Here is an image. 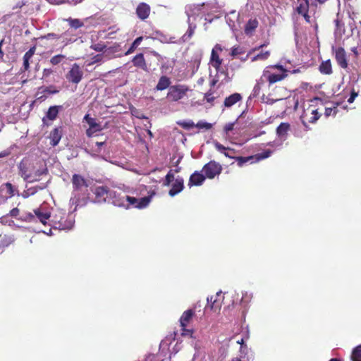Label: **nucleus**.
I'll return each instance as SVG.
<instances>
[{
  "label": "nucleus",
  "mask_w": 361,
  "mask_h": 361,
  "mask_svg": "<svg viewBox=\"0 0 361 361\" xmlns=\"http://www.w3.org/2000/svg\"><path fill=\"white\" fill-rule=\"evenodd\" d=\"M18 168L19 175L28 183L39 181L42 176L48 173L45 165H42L39 161H32L27 159L21 160Z\"/></svg>",
  "instance_id": "obj_1"
},
{
  "label": "nucleus",
  "mask_w": 361,
  "mask_h": 361,
  "mask_svg": "<svg viewBox=\"0 0 361 361\" xmlns=\"http://www.w3.org/2000/svg\"><path fill=\"white\" fill-rule=\"evenodd\" d=\"M288 76V70L281 64L270 66L264 69L260 78L262 82H268L269 85L282 81Z\"/></svg>",
  "instance_id": "obj_2"
},
{
  "label": "nucleus",
  "mask_w": 361,
  "mask_h": 361,
  "mask_svg": "<svg viewBox=\"0 0 361 361\" xmlns=\"http://www.w3.org/2000/svg\"><path fill=\"white\" fill-rule=\"evenodd\" d=\"M189 90V87L185 85H171L169 89L166 98L171 102H178L183 99Z\"/></svg>",
  "instance_id": "obj_3"
},
{
  "label": "nucleus",
  "mask_w": 361,
  "mask_h": 361,
  "mask_svg": "<svg viewBox=\"0 0 361 361\" xmlns=\"http://www.w3.org/2000/svg\"><path fill=\"white\" fill-rule=\"evenodd\" d=\"M222 166L216 161L212 160L202 168V172L206 178L213 179L222 171Z\"/></svg>",
  "instance_id": "obj_4"
},
{
  "label": "nucleus",
  "mask_w": 361,
  "mask_h": 361,
  "mask_svg": "<svg viewBox=\"0 0 361 361\" xmlns=\"http://www.w3.org/2000/svg\"><path fill=\"white\" fill-rule=\"evenodd\" d=\"M83 77V71L78 63H73L66 73V78L68 82L78 84Z\"/></svg>",
  "instance_id": "obj_5"
},
{
  "label": "nucleus",
  "mask_w": 361,
  "mask_h": 361,
  "mask_svg": "<svg viewBox=\"0 0 361 361\" xmlns=\"http://www.w3.org/2000/svg\"><path fill=\"white\" fill-rule=\"evenodd\" d=\"M125 198L128 203L126 206L127 209L129 208L130 205L137 209H143L145 208L151 202L152 195L146 196L140 199L126 195Z\"/></svg>",
  "instance_id": "obj_6"
},
{
  "label": "nucleus",
  "mask_w": 361,
  "mask_h": 361,
  "mask_svg": "<svg viewBox=\"0 0 361 361\" xmlns=\"http://www.w3.org/2000/svg\"><path fill=\"white\" fill-rule=\"evenodd\" d=\"M332 52L334 54L337 64L342 68L346 69L348 67L346 51L343 47H332Z\"/></svg>",
  "instance_id": "obj_7"
},
{
  "label": "nucleus",
  "mask_w": 361,
  "mask_h": 361,
  "mask_svg": "<svg viewBox=\"0 0 361 361\" xmlns=\"http://www.w3.org/2000/svg\"><path fill=\"white\" fill-rule=\"evenodd\" d=\"M320 117L321 114L318 112L317 109L310 107L302 113L300 118L302 124L307 126V123H314Z\"/></svg>",
  "instance_id": "obj_8"
},
{
  "label": "nucleus",
  "mask_w": 361,
  "mask_h": 361,
  "mask_svg": "<svg viewBox=\"0 0 361 361\" xmlns=\"http://www.w3.org/2000/svg\"><path fill=\"white\" fill-rule=\"evenodd\" d=\"M54 219V221L56 224V227L60 230H69L73 226L74 222L72 220L71 215L63 214L62 216H60L59 219L58 218V216L56 215Z\"/></svg>",
  "instance_id": "obj_9"
},
{
  "label": "nucleus",
  "mask_w": 361,
  "mask_h": 361,
  "mask_svg": "<svg viewBox=\"0 0 361 361\" xmlns=\"http://www.w3.org/2000/svg\"><path fill=\"white\" fill-rule=\"evenodd\" d=\"M83 120L89 125V128L86 130L87 137H91L94 133L100 132L102 130L101 124L97 123L94 118L90 117L89 114H86Z\"/></svg>",
  "instance_id": "obj_10"
},
{
  "label": "nucleus",
  "mask_w": 361,
  "mask_h": 361,
  "mask_svg": "<svg viewBox=\"0 0 361 361\" xmlns=\"http://www.w3.org/2000/svg\"><path fill=\"white\" fill-rule=\"evenodd\" d=\"M220 296V293H216L214 295L207 297V305L206 306V309H209L214 313H219L222 305V301L219 298Z\"/></svg>",
  "instance_id": "obj_11"
},
{
  "label": "nucleus",
  "mask_w": 361,
  "mask_h": 361,
  "mask_svg": "<svg viewBox=\"0 0 361 361\" xmlns=\"http://www.w3.org/2000/svg\"><path fill=\"white\" fill-rule=\"evenodd\" d=\"M72 184L73 191L80 192L83 190V188L86 189L88 188L89 184L87 180L81 175L79 174H73L72 176Z\"/></svg>",
  "instance_id": "obj_12"
},
{
  "label": "nucleus",
  "mask_w": 361,
  "mask_h": 361,
  "mask_svg": "<svg viewBox=\"0 0 361 361\" xmlns=\"http://www.w3.org/2000/svg\"><path fill=\"white\" fill-rule=\"evenodd\" d=\"M109 192V188L107 186H97L94 190L93 193L95 195L94 202L97 203L105 202Z\"/></svg>",
  "instance_id": "obj_13"
},
{
  "label": "nucleus",
  "mask_w": 361,
  "mask_h": 361,
  "mask_svg": "<svg viewBox=\"0 0 361 361\" xmlns=\"http://www.w3.org/2000/svg\"><path fill=\"white\" fill-rule=\"evenodd\" d=\"M151 8L145 2L139 3L135 9L137 17L141 20H145L150 15Z\"/></svg>",
  "instance_id": "obj_14"
},
{
  "label": "nucleus",
  "mask_w": 361,
  "mask_h": 361,
  "mask_svg": "<svg viewBox=\"0 0 361 361\" xmlns=\"http://www.w3.org/2000/svg\"><path fill=\"white\" fill-rule=\"evenodd\" d=\"M122 48L119 43H114L113 45L110 47H106V49L104 51L105 58L107 59H111L116 56H121V54L120 52L121 51Z\"/></svg>",
  "instance_id": "obj_15"
},
{
  "label": "nucleus",
  "mask_w": 361,
  "mask_h": 361,
  "mask_svg": "<svg viewBox=\"0 0 361 361\" xmlns=\"http://www.w3.org/2000/svg\"><path fill=\"white\" fill-rule=\"evenodd\" d=\"M184 189V180L182 177L178 176L171 184V188L169 191L171 197H174Z\"/></svg>",
  "instance_id": "obj_16"
},
{
  "label": "nucleus",
  "mask_w": 361,
  "mask_h": 361,
  "mask_svg": "<svg viewBox=\"0 0 361 361\" xmlns=\"http://www.w3.org/2000/svg\"><path fill=\"white\" fill-rule=\"evenodd\" d=\"M205 179L206 178L204 174L200 173L198 171H195L190 175L188 185L190 188L194 185L199 186L202 185Z\"/></svg>",
  "instance_id": "obj_17"
},
{
  "label": "nucleus",
  "mask_w": 361,
  "mask_h": 361,
  "mask_svg": "<svg viewBox=\"0 0 361 361\" xmlns=\"http://www.w3.org/2000/svg\"><path fill=\"white\" fill-rule=\"evenodd\" d=\"M17 190L11 183H6L1 185L0 192L6 199H8L15 195Z\"/></svg>",
  "instance_id": "obj_18"
},
{
  "label": "nucleus",
  "mask_w": 361,
  "mask_h": 361,
  "mask_svg": "<svg viewBox=\"0 0 361 361\" xmlns=\"http://www.w3.org/2000/svg\"><path fill=\"white\" fill-rule=\"evenodd\" d=\"M132 63L135 67L140 68L145 71H148V67L143 54L140 53L135 55L132 59Z\"/></svg>",
  "instance_id": "obj_19"
},
{
  "label": "nucleus",
  "mask_w": 361,
  "mask_h": 361,
  "mask_svg": "<svg viewBox=\"0 0 361 361\" xmlns=\"http://www.w3.org/2000/svg\"><path fill=\"white\" fill-rule=\"evenodd\" d=\"M242 99V95L240 93L235 92L225 98L224 102V106L226 108H231L238 102H240Z\"/></svg>",
  "instance_id": "obj_20"
},
{
  "label": "nucleus",
  "mask_w": 361,
  "mask_h": 361,
  "mask_svg": "<svg viewBox=\"0 0 361 361\" xmlns=\"http://www.w3.org/2000/svg\"><path fill=\"white\" fill-rule=\"evenodd\" d=\"M62 137V130L61 128H54L49 135L50 145L53 147L56 146Z\"/></svg>",
  "instance_id": "obj_21"
},
{
  "label": "nucleus",
  "mask_w": 361,
  "mask_h": 361,
  "mask_svg": "<svg viewBox=\"0 0 361 361\" xmlns=\"http://www.w3.org/2000/svg\"><path fill=\"white\" fill-rule=\"evenodd\" d=\"M194 315H195V311L192 309L185 311L182 314V315L179 319L180 326L181 327H187V326L191 322Z\"/></svg>",
  "instance_id": "obj_22"
},
{
  "label": "nucleus",
  "mask_w": 361,
  "mask_h": 361,
  "mask_svg": "<svg viewBox=\"0 0 361 361\" xmlns=\"http://www.w3.org/2000/svg\"><path fill=\"white\" fill-rule=\"evenodd\" d=\"M36 51V46H33L30 48V49L25 52V54L23 56V71H27L30 68V61L35 54Z\"/></svg>",
  "instance_id": "obj_23"
},
{
  "label": "nucleus",
  "mask_w": 361,
  "mask_h": 361,
  "mask_svg": "<svg viewBox=\"0 0 361 361\" xmlns=\"http://www.w3.org/2000/svg\"><path fill=\"white\" fill-rule=\"evenodd\" d=\"M171 82L169 77L166 75H162L160 77L158 83L156 85L155 90L162 91L167 88L169 89V87H171Z\"/></svg>",
  "instance_id": "obj_24"
},
{
  "label": "nucleus",
  "mask_w": 361,
  "mask_h": 361,
  "mask_svg": "<svg viewBox=\"0 0 361 361\" xmlns=\"http://www.w3.org/2000/svg\"><path fill=\"white\" fill-rule=\"evenodd\" d=\"M290 129V125L288 123H281L276 128V134L281 138H286Z\"/></svg>",
  "instance_id": "obj_25"
},
{
  "label": "nucleus",
  "mask_w": 361,
  "mask_h": 361,
  "mask_svg": "<svg viewBox=\"0 0 361 361\" xmlns=\"http://www.w3.org/2000/svg\"><path fill=\"white\" fill-rule=\"evenodd\" d=\"M319 71L322 74L331 75L333 73L331 60L322 61L319 66Z\"/></svg>",
  "instance_id": "obj_26"
},
{
  "label": "nucleus",
  "mask_w": 361,
  "mask_h": 361,
  "mask_svg": "<svg viewBox=\"0 0 361 361\" xmlns=\"http://www.w3.org/2000/svg\"><path fill=\"white\" fill-rule=\"evenodd\" d=\"M63 109L62 106H51L49 108L47 112V118L50 121L55 120L59 114L60 110Z\"/></svg>",
  "instance_id": "obj_27"
},
{
  "label": "nucleus",
  "mask_w": 361,
  "mask_h": 361,
  "mask_svg": "<svg viewBox=\"0 0 361 361\" xmlns=\"http://www.w3.org/2000/svg\"><path fill=\"white\" fill-rule=\"evenodd\" d=\"M223 60L220 59L219 54L212 51L210 63L212 66L218 71L222 64Z\"/></svg>",
  "instance_id": "obj_28"
},
{
  "label": "nucleus",
  "mask_w": 361,
  "mask_h": 361,
  "mask_svg": "<svg viewBox=\"0 0 361 361\" xmlns=\"http://www.w3.org/2000/svg\"><path fill=\"white\" fill-rule=\"evenodd\" d=\"M35 215L39 221L44 225H46L47 221L50 218V214L47 212H42L39 209L34 210Z\"/></svg>",
  "instance_id": "obj_29"
},
{
  "label": "nucleus",
  "mask_w": 361,
  "mask_h": 361,
  "mask_svg": "<svg viewBox=\"0 0 361 361\" xmlns=\"http://www.w3.org/2000/svg\"><path fill=\"white\" fill-rule=\"evenodd\" d=\"M257 26L258 21L256 19H250L245 25V32L247 35L252 34V32L255 31V29L257 27Z\"/></svg>",
  "instance_id": "obj_30"
},
{
  "label": "nucleus",
  "mask_w": 361,
  "mask_h": 361,
  "mask_svg": "<svg viewBox=\"0 0 361 361\" xmlns=\"http://www.w3.org/2000/svg\"><path fill=\"white\" fill-rule=\"evenodd\" d=\"M42 89V93L43 94H57L59 90H57L54 85H50V86H48V87H46L44 88H42V87H40L39 90ZM45 98H47V95L46 94H43L42 96L39 97L38 99H44Z\"/></svg>",
  "instance_id": "obj_31"
},
{
  "label": "nucleus",
  "mask_w": 361,
  "mask_h": 361,
  "mask_svg": "<svg viewBox=\"0 0 361 361\" xmlns=\"http://www.w3.org/2000/svg\"><path fill=\"white\" fill-rule=\"evenodd\" d=\"M66 60V56L63 54H60L52 56L49 60V63L52 66H57L60 63H64Z\"/></svg>",
  "instance_id": "obj_32"
},
{
  "label": "nucleus",
  "mask_w": 361,
  "mask_h": 361,
  "mask_svg": "<svg viewBox=\"0 0 361 361\" xmlns=\"http://www.w3.org/2000/svg\"><path fill=\"white\" fill-rule=\"evenodd\" d=\"M143 40V37L140 36L137 37L133 42L131 44L129 49L125 53V55H129L135 51V50L137 48V47L140 44V43Z\"/></svg>",
  "instance_id": "obj_33"
},
{
  "label": "nucleus",
  "mask_w": 361,
  "mask_h": 361,
  "mask_svg": "<svg viewBox=\"0 0 361 361\" xmlns=\"http://www.w3.org/2000/svg\"><path fill=\"white\" fill-rule=\"evenodd\" d=\"M299 5L296 8V11L298 14L308 13L309 11V1H298Z\"/></svg>",
  "instance_id": "obj_34"
},
{
  "label": "nucleus",
  "mask_w": 361,
  "mask_h": 361,
  "mask_svg": "<svg viewBox=\"0 0 361 361\" xmlns=\"http://www.w3.org/2000/svg\"><path fill=\"white\" fill-rule=\"evenodd\" d=\"M106 45L103 42H99L98 43H92L90 48L95 51L97 52H103L104 53V51L106 49Z\"/></svg>",
  "instance_id": "obj_35"
},
{
  "label": "nucleus",
  "mask_w": 361,
  "mask_h": 361,
  "mask_svg": "<svg viewBox=\"0 0 361 361\" xmlns=\"http://www.w3.org/2000/svg\"><path fill=\"white\" fill-rule=\"evenodd\" d=\"M338 105V104L336 103V104H334L333 106H331V107L326 106L325 108V111H324L325 116L326 117H329L330 116H335L338 112V109H337Z\"/></svg>",
  "instance_id": "obj_36"
},
{
  "label": "nucleus",
  "mask_w": 361,
  "mask_h": 361,
  "mask_svg": "<svg viewBox=\"0 0 361 361\" xmlns=\"http://www.w3.org/2000/svg\"><path fill=\"white\" fill-rule=\"evenodd\" d=\"M269 56H270L269 51H262L252 59V61H256L258 60H262V61L267 60L269 57Z\"/></svg>",
  "instance_id": "obj_37"
},
{
  "label": "nucleus",
  "mask_w": 361,
  "mask_h": 361,
  "mask_svg": "<svg viewBox=\"0 0 361 361\" xmlns=\"http://www.w3.org/2000/svg\"><path fill=\"white\" fill-rule=\"evenodd\" d=\"M351 359L353 361H361V345L357 346L353 350Z\"/></svg>",
  "instance_id": "obj_38"
},
{
  "label": "nucleus",
  "mask_w": 361,
  "mask_h": 361,
  "mask_svg": "<svg viewBox=\"0 0 361 361\" xmlns=\"http://www.w3.org/2000/svg\"><path fill=\"white\" fill-rule=\"evenodd\" d=\"M254 159L253 156L250 157H235V160L237 161L238 166L242 167L245 164Z\"/></svg>",
  "instance_id": "obj_39"
},
{
  "label": "nucleus",
  "mask_w": 361,
  "mask_h": 361,
  "mask_svg": "<svg viewBox=\"0 0 361 361\" xmlns=\"http://www.w3.org/2000/svg\"><path fill=\"white\" fill-rule=\"evenodd\" d=\"M245 52V49L240 46H234L231 49V56L235 57L238 55L243 54Z\"/></svg>",
  "instance_id": "obj_40"
},
{
  "label": "nucleus",
  "mask_w": 361,
  "mask_h": 361,
  "mask_svg": "<svg viewBox=\"0 0 361 361\" xmlns=\"http://www.w3.org/2000/svg\"><path fill=\"white\" fill-rule=\"evenodd\" d=\"M67 21L68 22L69 25L75 29L80 28L84 25V23L79 19L69 18Z\"/></svg>",
  "instance_id": "obj_41"
},
{
  "label": "nucleus",
  "mask_w": 361,
  "mask_h": 361,
  "mask_svg": "<svg viewBox=\"0 0 361 361\" xmlns=\"http://www.w3.org/2000/svg\"><path fill=\"white\" fill-rule=\"evenodd\" d=\"M204 99L206 100L207 103L213 104L216 99V97L214 96V91L212 89L204 94Z\"/></svg>",
  "instance_id": "obj_42"
},
{
  "label": "nucleus",
  "mask_w": 361,
  "mask_h": 361,
  "mask_svg": "<svg viewBox=\"0 0 361 361\" xmlns=\"http://www.w3.org/2000/svg\"><path fill=\"white\" fill-rule=\"evenodd\" d=\"M178 125L182 127L184 129H190L193 127H195V124L192 121H183L178 122Z\"/></svg>",
  "instance_id": "obj_43"
},
{
  "label": "nucleus",
  "mask_w": 361,
  "mask_h": 361,
  "mask_svg": "<svg viewBox=\"0 0 361 361\" xmlns=\"http://www.w3.org/2000/svg\"><path fill=\"white\" fill-rule=\"evenodd\" d=\"M174 180H175L174 175L172 173V170H170L168 172V173L166 174V176H165V179L164 181V185L169 186L171 183V182L173 181Z\"/></svg>",
  "instance_id": "obj_44"
},
{
  "label": "nucleus",
  "mask_w": 361,
  "mask_h": 361,
  "mask_svg": "<svg viewBox=\"0 0 361 361\" xmlns=\"http://www.w3.org/2000/svg\"><path fill=\"white\" fill-rule=\"evenodd\" d=\"M195 127L199 128V129L204 128L206 130H209V129H211L212 128V124L209 123H207V122H204V121H200L197 122L195 124Z\"/></svg>",
  "instance_id": "obj_45"
},
{
  "label": "nucleus",
  "mask_w": 361,
  "mask_h": 361,
  "mask_svg": "<svg viewBox=\"0 0 361 361\" xmlns=\"http://www.w3.org/2000/svg\"><path fill=\"white\" fill-rule=\"evenodd\" d=\"M45 188V186L41 187V186H35L30 188L27 189V195H23L24 197H27L29 195H35L39 190H43Z\"/></svg>",
  "instance_id": "obj_46"
},
{
  "label": "nucleus",
  "mask_w": 361,
  "mask_h": 361,
  "mask_svg": "<svg viewBox=\"0 0 361 361\" xmlns=\"http://www.w3.org/2000/svg\"><path fill=\"white\" fill-rule=\"evenodd\" d=\"M195 26H192V25H189L188 29L185 34L183 35V39L185 41L191 38L195 32Z\"/></svg>",
  "instance_id": "obj_47"
},
{
  "label": "nucleus",
  "mask_w": 361,
  "mask_h": 361,
  "mask_svg": "<svg viewBox=\"0 0 361 361\" xmlns=\"http://www.w3.org/2000/svg\"><path fill=\"white\" fill-rule=\"evenodd\" d=\"M18 219L21 221L32 222L35 219V216L32 213L29 212L26 214L25 216L18 218Z\"/></svg>",
  "instance_id": "obj_48"
},
{
  "label": "nucleus",
  "mask_w": 361,
  "mask_h": 361,
  "mask_svg": "<svg viewBox=\"0 0 361 361\" xmlns=\"http://www.w3.org/2000/svg\"><path fill=\"white\" fill-rule=\"evenodd\" d=\"M104 57H105V56H104V53L97 54L92 58V62H90L89 63V65L90 66L94 63H100V62L103 61V59Z\"/></svg>",
  "instance_id": "obj_49"
},
{
  "label": "nucleus",
  "mask_w": 361,
  "mask_h": 361,
  "mask_svg": "<svg viewBox=\"0 0 361 361\" xmlns=\"http://www.w3.org/2000/svg\"><path fill=\"white\" fill-rule=\"evenodd\" d=\"M236 151L234 149L227 147L226 152H224V154L225 157L234 159L235 156V154Z\"/></svg>",
  "instance_id": "obj_50"
},
{
  "label": "nucleus",
  "mask_w": 361,
  "mask_h": 361,
  "mask_svg": "<svg viewBox=\"0 0 361 361\" xmlns=\"http://www.w3.org/2000/svg\"><path fill=\"white\" fill-rule=\"evenodd\" d=\"M13 241L10 238L1 240L0 243V254L3 252L1 247L8 246Z\"/></svg>",
  "instance_id": "obj_51"
},
{
  "label": "nucleus",
  "mask_w": 361,
  "mask_h": 361,
  "mask_svg": "<svg viewBox=\"0 0 361 361\" xmlns=\"http://www.w3.org/2000/svg\"><path fill=\"white\" fill-rule=\"evenodd\" d=\"M120 29L116 28V26H111L108 28V34L105 37L106 38H114L112 35L117 32Z\"/></svg>",
  "instance_id": "obj_52"
},
{
  "label": "nucleus",
  "mask_w": 361,
  "mask_h": 361,
  "mask_svg": "<svg viewBox=\"0 0 361 361\" xmlns=\"http://www.w3.org/2000/svg\"><path fill=\"white\" fill-rule=\"evenodd\" d=\"M192 334H193L192 329H188L186 327H181V335L183 336H189L192 337Z\"/></svg>",
  "instance_id": "obj_53"
},
{
  "label": "nucleus",
  "mask_w": 361,
  "mask_h": 361,
  "mask_svg": "<svg viewBox=\"0 0 361 361\" xmlns=\"http://www.w3.org/2000/svg\"><path fill=\"white\" fill-rule=\"evenodd\" d=\"M40 38L46 39H59V37L58 35H56L55 33H48L44 36H42Z\"/></svg>",
  "instance_id": "obj_54"
},
{
  "label": "nucleus",
  "mask_w": 361,
  "mask_h": 361,
  "mask_svg": "<svg viewBox=\"0 0 361 361\" xmlns=\"http://www.w3.org/2000/svg\"><path fill=\"white\" fill-rule=\"evenodd\" d=\"M357 95H358V92H356L354 89H353L350 92V96L348 99V102L349 104L353 103L354 102L355 99L357 97Z\"/></svg>",
  "instance_id": "obj_55"
},
{
  "label": "nucleus",
  "mask_w": 361,
  "mask_h": 361,
  "mask_svg": "<svg viewBox=\"0 0 361 361\" xmlns=\"http://www.w3.org/2000/svg\"><path fill=\"white\" fill-rule=\"evenodd\" d=\"M235 123H226L224 127V132L228 134L230 131L233 130L234 128Z\"/></svg>",
  "instance_id": "obj_56"
},
{
  "label": "nucleus",
  "mask_w": 361,
  "mask_h": 361,
  "mask_svg": "<svg viewBox=\"0 0 361 361\" xmlns=\"http://www.w3.org/2000/svg\"><path fill=\"white\" fill-rule=\"evenodd\" d=\"M271 154V152L269 150L264 151L260 154H257V159H263L269 157Z\"/></svg>",
  "instance_id": "obj_57"
},
{
  "label": "nucleus",
  "mask_w": 361,
  "mask_h": 361,
  "mask_svg": "<svg viewBox=\"0 0 361 361\" xmlns=\"http://www.w3.org/2000/svg\"><path fill=\"white\" fill-rule=\"evenodd\" d=\"M214 145L215 148L220 152L224 154V152H226L227 147H224L222 144L219 143V142H215Z\"/></svg>",
  "instance_id": "obj_58"
},
{
  "label": "nucleus",
  "mask_w": 361,
  "mask_h": 361,
  "mask_svg": "<svg viewBox=\"0 0 361 361\" xmlns=\"http://www.w3.org/2000/svg\"><path fill=\"white\" fill-rule=\"evenodd\" d=\"M53 73L54 71L51 68H44L42 71V78H49Z\"/></svg>",
  "instance_id": "obj_59"
},
{
  "label": "nucleus",
  "mask_w": 361,
  "mask_h": 361,
  "mask_svg": "<svg viewBox=\"0 0 361 361\" xmlns=\"http://www.w3.org/2000/svg\"><path fill=\"white\" fill-rule=\"evenodd\" d=\"M19 214H20V210L17 207H16V208L12 209L10 211L9 216H11V217L18 218V216H19Z\"/></svg>",
  "instance_id": "obj_60"
},
{
  "label": "nucleus",
  "mask_w": 361,
  "mask_h": 361,
  "mask_svg": "<svg viewBox=\"0 0 361 361\" xmlns=\"http://www.w3.org/2000/svg\"><path fill=\"white\" fill-rule=\"evenodd\" d=\"M236 343L238 344H240V352L242 353L243 352V348H244V345H246L245 343H244V339L243 338H240V339H238L236 341Z\"/></svg>",
  "instance_id": "obj_61"
},
{
  "label": "nucleus",
  "mask_w": 361,
  "mask_h": 361,
  "mask_svg": "<svg viewBox=\"0 0 361 361\" xmlns=\"http://www.w3.org/2000/svg\"><path fill=\"white\" fill-rule=\"evenodd\" d=\"M223 49L221 46L219 44H216L214 47L213 48L212 51H214L216 53H218L219 51H222Z\"/></svg>",
  "instance_id": "obj_62"
},
{
  "label": "nucleus",
  "mask_w": 361,
  "mask_h": 361,
  "mask_svg": "<svg viewBox=\"0 0 361 361\" xmlns=\"http://www.w3.org/2000/svg\"><path fill=\"white\" fill-rule=\"evenodd\" d=\"M10 154V152L8 150H4L0 152V158L8 157Z\"/></svg>",
  "instance_id": "obj_63"
},
{
  "label": "nucleus",
  "mask_w": 361,
  "mask_h": 361,
  "mask_svg": "<svg viewBox=\"0 0 361 361\" xmlns=\"http://www.w3.org/2000/svg\"><path fill=\"white\" fill-rule=\"evenodd\" d=\"M300 15H302L304 17L306 22H310V16H309L308 13H301Z\"/></svg>",
  "instance_id": "obj_64"
}]
</instances>
